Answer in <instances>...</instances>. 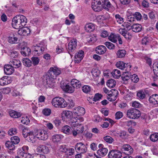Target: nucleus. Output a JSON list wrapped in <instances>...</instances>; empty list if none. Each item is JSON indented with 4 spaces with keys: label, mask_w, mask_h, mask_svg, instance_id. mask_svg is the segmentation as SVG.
Instances as JSON below:
<instances>
[{
    "label": "nucleus",
    "mask_w": 158,
    "mask_h": 158,
    "mask_svg": "<svg viewBox=\"0 0 158 158\" xmlns=\"http://www.w3.org/2000/svg\"><path fill=\"white\" fill-rule=\"evenodd\" d=\"M127 117L131 119H137L139 117L141 113L140 111L137 109L132 108L128 110L127 113Z\"/></svg>",
    "instance_id": "nucleus-6"
},
{
    "label": "nucleus",
    "mask_w": 158,
    "mask_h": 158,
    "mask_svg": "<svg viewBox=\"0 0 158 158\" xmlns=\"http://www.w3.org/2000/svg\"><path fill=\"white\" fill-rule=\"evenodd\" d=\"M63 137L62 135H61L55 134L52 136V139L54 143H57L59 142Z\"/></svg>",
    "instance_id": "nucleus-27"
},
{
    "label": "nucleus",
    "mask_w": 158,
    "mask_h": 158,
    "mask_svg": "<svg viewBox=\"0 0 158 158\" xmlns=\"http://www.w3.org/2000/svg\"><path fill=\"white\" fill-rule=\"evenodd\" d=\"M17 130L15 128L10 129L8 131V134L10 135H15L17 133Z\"/></svg>",
    "instance_id": "nucleus-55"
},
{
    "label": "nucleus",
    "mask_w": 158,
    "mask_h": 158,
    "mask_svg": "<svg viewBox=\"0 0 158 158\" xmlns=\"http://www.w3.org/2000/svg\"><path fill=\"white\" fill-rule=\"evenodd\" d=\"M10 63L14 68H19L21 65L20 61L15 59L11 60L10 61Z\"/></svg>",
    "instance_id": "nucleus-23"
},
{
    "label": "nucleus",
    "mask_w": 158,
    "mask_h": 158,
    "mask_svg": "<svg viewBox=\"0 0 158 158\" xmlns=\"http://www.w3.org/2000/svg\"><path fill=\"white\" fill-rule=\"evenodd\" d=\"M77 46V41L76 39H73L71 40L69 42L68 45V48L69 51V53L71 56H72L70 51L73 52L76 48Z\"/></svg>",
    "instance_id": "nucleus-10"
},
{
    "label": "nucleus",
    "mask_w": 158,
    "mask_h": 158,
    "mask_svg": "<svg viewBox=\"0 0 158 158\" xmlns=\"http://www.w3.org/2000/svg\"><path fill=\"white\" fill-rule=\"evenodd\" d=\"M150 40L147 37H145L143 38L142 40V43L143 44L146 45L149 42Z\"/></svg>",
    "instance_id": "nucleus-61"
},
{
    "label": "nucleus",
    "mask_w": 158,
    "mask_h": 158,
    "mask_svg": "<svg viewBox=\"0 0 158 158\" xmlns=\"http://www.w3.org/2000/svg\"><path fill=\"white\" fill-rule=\"evenodd\" d=\"M132 106L135 108H139L141 107V105L139 102L136 101L132 103Z\"/></svg>",
    "instance_id": "nucleus-60"
},
{
    "label": "nucleus",
    "mask_w": 158,
    "mask_h": 158,
    "mask_svg": "<svg viewBox=\"0 0 158 158\" xmlns=\"http://www.w3.org/2000/svg\"><path fill=\"white\" fill-rule=\"evenodd\" d=\"M82 89L84 92L85 93H88L90 92L91 88L90 86L87 85H85L83 86Z\"/></svg>",
    "instance_id": "nucleus-47"
},
{
    "label": "nucleus",
    "mask_w": 158,
    "mask_h": 158,
    "mask_svg": "<svg viewBox=\"0 0 158 158\" xmlns=\"http://www.w3.org/2000/svg\"><path fill=\"white\" fill-rule=\"evenodd\" d=\"M18 54V52L14 50H12L10 51V56L12 58H15L17 57Z\"/></svg>",
    "instance_id": "nucleus-54"
},
{
    "label": "nucleus",
    "mask_w": 158,
    "mask_h": 158,
    "mask_svg": "<svg viewBox=\"0 0 158 158\" xmlns=\"http://www.w3.org/2000/svg\"><path fill=\"white\" fill-rule=\"evenodd\" d=\"M108 150L106 148H104L98 149L97 151V154L102 157L104 156L107 154Z\"/></svg>",
    "instance_id": "nucleus-28"
},
{
    "label": "nucleus",
    "mask_w": 158,
    "mask_h": 158,
    "mask_svg": "<svg viewBox=\"0 0 158 158\" xmlns=\"http://www.w3.org/2000/svg\"><path fill=\"white\" fill-rule=\"evenodd\" d=\"M103 120L105 121H108L111 126L114 124L115 123V122L114 120L108 118L104 117Z\"/></svg>",
    "instance_id": "nucleus-62"
},
{
    "label": "nucleus",
    "mask_w": 158,
    "mask_h": 158,
    "mask_svg": "<svg viewBox=\"0 0 158 158\" xmlns=\"http://www.w3.org/2000/svg\"><path fill=\"white\" fill-rule=\"evenodd\" d=\"M85 28V30L87 32H90L95 29V26L94 24L90 23L86 24Z\"/></svg>",
    "instance_id": "nucleus-24"
},
{
    "label": "nucleus",
    "mask_w": 158,
    "mask_h": 158,
    "mask_svg": "<svg viewBox=\"0 0 158 158\" xmlns=\"http://www.w3.org/2000/svg\"><path fill=\"white\" fill-rule=\"evenodd\" d=\"M102 96L101 94H95L94 97L93 98V101L95 102L98 101L101 98Z\"/></svg>",
    "instance_id": "nucleus-58"
},
{
    "label": "nucleus",
    "mask_w": 158,
    "mask_h": 158,
    "mask_svg": "<svg viewBox=\"0 0 158 158\" xmlns=\"http://www.w3.org/2000/svg\"><path fill=\"white\" fill-rule=\"evenodd\" d=\"M30 133H34V131L28 132V130L27 128H24L22 130V135L24 138L28 137L30 141H32V139L31 137V134Z\"/></svg>",
    "instance_id": "nucleus-20"
},
{
    "label": "nucleus",
    "mask_w": 158,
    "mask_h": 158,
    "mask_svg": "<svg viewBox=\"0 0 158 158\" xmlns=\"http://www.w3.org/2000/svg\"><path fill=\"white\" fill-rule=\"evenodd\" d=\"M10 139L11 141L15 144L18 143L20 141V139L18 137L16 136L11 137Z\"/></svg>",
    "instance_id": "nucleus-46"
},
{
    "label": "nucleus",
    "mask_w": 158,
    "mask_h": 158,
    "mask_svg": "<svg viewBox=\"0 0 158 158\" xmlns=\"http://www.w3.org/2000/svg\"><path fill=\"white\" fill-rule=\"evenodd\" d=\"M7 76H4L0 79V84L1 85H7L9 84L8 81Z\"/></svg>",
    "instance_id": "nucleus-41"
},
{
    "label": "nucleus",
    "mask_w": 158,
    "mask_h": 158,
    "mask_svg": "<svg viewBox=\"0 0 158 158\" xmlns=\"http://www.w3.org/2000/svg\"><path fill=\"white\" fill-rule=\"evenodd\" d=\"M137 97L141 99H143L145 97L144 92L142 91H140L137 94Z\"/></svg>",
    "instance_id": "nucleus-56"
},
{
    "label": "nucleus",
    "mask_w": 158,
    "mask_h": 158,
    "mask_svg": "<svg viewBox=\"0 0 158 158\" xmlns=\"http://www.w3.org/2000/svg\"><path fill=\"white\" fill-rule=\"evenodd\" d=\"M14 143H13L11 141H7L6 143V146L10 150H14L15 149V146Z\"/></svg>",
    "instance_id": "nucleus-39"
},
{
    "label": "nucleus",
    "mask_w": 158,
    "mask_h": 158,
    "mask_svg": "<svg viewBox=\"0 0 158 158\" xmlns=\"http://www.w3.org/2000/svg\"><path fill=\"white\" fill-rule=\"evenodd\" d=\"M150 140L153 142H155L158 140V134H153L150 136Z\"/></svg>",
    "instance_id": "nucleus-50"
},
{
    "label": "nucleus",
    "mask_w": 158,
    "mask_h": 158,
    "mask_svg": "<svg viewBox=\"0 0 158 158\" xmlns=\"http://www.w3.org/2000/svg\"><path fill=\"white\" fill-rule=\"evenodd\" d=\"M86 39L88 42L91 43H94L97 40L96 36L94 34L88 35L86 37Z\"/></svg>",
    "instance_id": "nucleus-33"
},
{
    "label": "nucleus",
    "mask_w": 158,
    "mask_h": 158,
    "mask_svg": "<svg viewBox=\"0 0 158 158\" xmlns=\"http://www.w3.org/2000/svg\"><path fill=\"white\" fill-rule=\"evenodd\" d=\"M126 53V51L125 50L120 49L117 52V55L118 57L122 58L125 56Z\"/></svg>",
    "instance_id": "nucleus-34"
},
{
    "label": "nucleus",
    "mask_w": 158,
    "mask_h": 158,
    "mask_svg": "<svg viewBox=\"0 0 158 158\" xmlns=\"http://www.w3.org/2000/svg\"><path fill=\"white\" fill-rule=\"evenodd\" d=\"M118 96L112 95L111 94H108L107 96V99L110 102L114 101L117 98Z\"/></svg>",
    "instance_id": "nucleus-45"
},
{
    "label": "nucleus",
    "mask_w": 158,
    "mask_h": 158,
    "mask_svg": "<svg viewBox=\"0 0 158 158\" xmlns=\"http://www.w3.org/2000/svg\"><path fill=\"white\" fill-rule=\"evenodd\" d=\"M115 116L116 119H119L123 117V114L121 111H118L116 113Z\"/></svg>",
    "instance_id": "nucleus-57"
},
{
    "label": "nucleus",
    "mask_w": 158,
    "mask_h": 158,
    "mask_svg": "<svg viewBox=\"0 0 158 158\" xmlns=\"http://www.w3.org/2000/svg\"><path fill=\"white\" fill-rule=\"evenodd\" d=\"M122 150L127 155L131 154L133 152V149L129 144L124 145L122 147Z\"/></svg>",
    "instance_id": "nucleus-12"
},
{
    "label": "nucleus",
    "mask_w": 158,
    "mask_h": 158,
    "mask_svg": "<svg viewBox=\"0 0 158 158\" xmlns=\"http://www.w3.org/2000/svg\"><path fill=\"white\" fill-rule=\"evenodd\" d=\"M31 51V49L27 47H25L22 48L20 52L23 55L26 56L30 55Z\"/></svg>",
    "instance_id": "nucleus-26"
},
{
    "label": "nucleus",
    "mask_w": 158,
    "mask_h": 158,
    "mask_svg": "<svg viewBox=\"0 0 158 158\" xmlns=\"http://www.w3.org/2000/svg\"><path fill=\"white\" fill-rule=\"evenodd\" d=\"M104 44L108 49L110 50H113L115 48V45L110 42L107 41L105 42Z\"/></svg>",
    "instance_id": "nucleus-43"
},
{
    "label": "nucleus",
    "mask_w": 158,
    "mask_h": 158,
    "mask_svg": "<svg viewBox=\"0 0 158 158\" xmlns=\"http://www.w3.org/2000/svg\"><path fill=\"white\" fill-rule=\"evenodd\" d=\"M132 31L135 32H140L142 30V27L140 24H135L131 26Z\"/></svg>",
    "instance_id": "nucleus-31"
},
{
    "label": "nucleus",
    "mask_w": 158,
    "mask_h": 158,
    "mask_svg": "<svg viewBox=\"0 0 158 158\" xmlns=\"http://www.w3.org/2000/svg\"><path fill=\"white\" fill-rule=\"evenodd\" d=\"M124 124L127 126L130 127L131 126H135L136 125V123L133 121L130 120L124 122Z\"/></svg>",
    "instance_id": "nucleus-52"
},
{
    "label": "nucleus",
    "mask_w": 158,
    "mask_h": 158,
    "mask_svg": "<svg viewBox=\"0 0 158 158\" xmlns=\"http://www.w3.org/2000/svg\"><path fill=\"white\" fill-rule=\"evenodd\" d=\"M62 118L63 119H70L73 117V114L72 111L69 110H65L62 112L61 114Z\"/></svg>",
    "instance_id": "nucleus-15"
},
{
    "label": "nucleus",
    "mask_w": 158,
    "mask_h": 158,
    "mask_svg": "<svg viewBox=\"0 0 158 158\" xmlns=\"http://www.w3.org/2000/svg\"><path fill=\"white\" fill-rule=\"evenodd\" d=\"M107 50L106 47L103 45H99L96 48V52L97 54L99 55L103 54L105 53Z\"/></svg>",
    "instance_id": "nucleus-18"
},
{
    "label": "nucleus",
    "mask_w": 158,
    "mask_h": 158,
    "mask_svg": "<svg viewBox=\"0 0 158 158\" xmlns=\"http://www.w3.org/2000/svg\"><path fill=\"white\" fill-rule=\"evenodd\" d=\"M83 121L84 119L82 117L77 116L71 120L69 123L72 127L78 128L81 125V124L80 123Z\"/></svg>",
    "instance_id": "nucleus-8"
},
{
    "label": "nucleus",
    "mask_w": 158,
    "mask_h": 158,
    "mask_svg": "<svg viewBox=\"0 0 158 158\" xmlns=\"http://www.w3.org/2000/svg\"><path fill=\"white\" fill-rule=\"evenodd\" d=\"M131 81L134 83H137L139 81V78L137 75L135 74L131 76Z\"/></svg>",
    "instance_id": "nucleus-51"
},
{
    "label": "nucleus",
    "mask_w": 158,
    "mask_h": 158,
    "mask_svg": "<svg viewBox=\"0 0 158 158\" xmlns=\"http://www.w3.org/2000/svg\"><path fill=\"white\" fill-rule=\"evenodd\" d=\"M31 30L29 28L25 27L22 28L20 30L18 31V33L19 34H20L23 36L27 35L31 32Z\"/></svg>",
    "instance_id": "nucleus-19"
},
{
    "label": "nucleus",
    "mask_w": 158,
    "mask_h": 158,
    "mask_svg": "<svg viewBox=\"0 0 158 158\" xmlns=\"http://www.w3.org/2000/svg\"><path fill=\"white\" fill-rule=\"evenodd\" d=\"M31 137L33 140L35 138H37L39 139L45 140L48 139V132L43 129H37L35 130L34 133H30ZM32 142H33L32 141Z\"/></svg>",
    "instance_id": "nucleus-4"
},
{
    "label": "nucleus",
    "mask_w": 158,
    "mask_h": 158,
    "mask_svg": "<svg viewBox=\"0 0 158 158\" xmlns=\"http://www.w3.org/2000/svg\"><path fill=\"white\" fill-rule=\"evenodd\" d=\"M75 148L77 153L83 154L85 153L87 150L86 145L81 142L77 143L75 146Z\"/></svg>",
    "instance_id": "nucleus-7"
},
{
    "label": "nucleus",
    "mask_w": 158,
    "mask_h": 158,
    "mask_svg": "<svg viewBox=\"0 0 158 158\" xmlns=\"http://www.w3.org/2000/svg\"><path fill=\"white\" fill-rule=\"evenodd\" d=\"M21 122L23 124L27 125L30 122V120L27 116H25L22 118Z\"/></svg>",
    "instance_id": "nucleus-48"
},
{
    "label": "nucleus",
    "mask_w": 158,
    "mask_h": 158,
    "mask_svg": "<svg viewBox=\"0 0 158 158\" xmlns=\"http://www.w3.org/2000/svg\"><path fill=\"white\" fill-rule=\"evenodd\" d=\"M116 84V82L115 80L112 79L108 80L106 82L107 86L110 88L114 87Z\"/></svg>",
    "instance_id": "nucleus-40"
},
{
    "label": "nucleus",
    "mask_w": 158,
    "mask_h": 158,
    "mask_svg": "<svg viewBox=\"0 0 158 158\" xmlns=\"http://www.w3.org/2000/svg\"><path fill=\"white\" fill-rule=\"evenodd\" d=\"M122 156L121 152L117 150H112L108 155L109 158H120Z\"/></svg>",
    "instance_id": "nucleus-11"
},
{
    "label": "nucleus",
    "mask_w": 158,
    "mask_h": 158,
    "mask_svg": "<svg viewBox=\"0 0 158 158\" xmlns=\"http://www.w3.org/2000/svg\"><path fill=\"white\" fill-rule=\"evenodd\" d=\"M10 88L7 87L4 88L2 89V91L3 93L5 94H7L10 92Z\"/></svg>",
    "instance_id": "nucleus-63"
},
{
    "label": "nucleus",
    "mask_w": 158,
    "mask_h": 158,
    "mask_svg": "<svg viewBox=\"0 0 158 158\" xmlns=\"http://www.w3.org/2000/svg\"><path fill=\"white\" fill-rule=\"evenodd\" d=\"M119 35L118 34L111 33L110 35L108 36V38L110 41L113 43H116L117 41V38Z\"/></svg>",
    "instance_id": "nucleus-30"
},
{
    "label": "nucleus",
    "mask_w": 158,
    "mask_h": 158,
    "mask_svg": "<svg viewBox=\"0 0 158 158\" xmlns=\"http://www.w3.org/2000/svg\"><path fill=\"white\" fill-rule=\"evenodd\" d=\"M111 74L113 77L115 78H118L121 75L120 71L117 69H114L111 73Z\"/></svg>",
    "instance_id": "nucleus-35"
},
{
    "label": "nucleus",
    "mask_w": 158,
    "mask_h": 158,
    "mask_svg": "<svg viewBox=\"0 0 158 158\" xmlns=\"http://www.w3.org/2000/svg\"><path fill=\"white\" fill-rule=\"evenodd\" d=\"M62 130L64 133L69 135L71 133V129L69 126L65 125L63 127Z\"/></svg>",
    "instance_id": "nucleus-38"
},
{
    "label": "nucleus",
    "mask_w": 158,
    "mask_h": 158,
    "mask_svg": "<svg viewBox=\"0 0 158 158\" xmlns=\"http://www.w3.org/2000/svg\"><path fill=\"white\" fill-rule=\"evenodd\" d=\"M115 17L116 21L119 24H121L124 22V19L119 14H116L115 16Z\"/></svg>",
    "instance_id": "nucleus-44"
},
{
    "label": "nucleus",
    "mask_w": 158,
    "mask_h": 158,
    "mask_svg": "<svg viewBox=\"0 0 158 158\" xmlns=\"http://www.w3.org/2000/svg\"><path fill=\"white\" fill-rule=\"evenodd\" d=\"M61 73V69L55 66L50 68L48 72L44 76V78L46 81L49 87L53 88L55 86V81L56 77Z\"/></svg>",
    "instance_id": "nucleus-1"
},
{
    "label": "nucleus",
    "mask_w": 158,
    "mask_h": 158,
    "mask_svg": "<svg viewBox=\"0 0 158 158\" xmlns=\"http://www.w3.org/2000/svg\"><path fill=\"white\" fill-rule=\"evenodd\" d=\"M39 151L41 153L47 154L49 152V150L48 148L45 145H40L37 148Z\"/></svg>",
    "instance_id": "nucleus-21"
},
{
    "label": "nucleus",
    "mask_w": 158,
    "mask_h": 158,
    "mask_svg": "<svg viewBox=\"0 0 158 158\" xmlns=\"http://www.w3.org/2000/svg\"><path fill=\"white\" fill-rule=\"evenodd\" d=\"M27 22L26 17L22 15H17L12 19V25L15 28L18 29L22 28Z\"/></svg>",
    "instance_id": "nucleus-3"
},
{
    "label": "nucleus",
    "mask_w": 158,
    "mask_h": 158,
    "mask_svg": "<svg viewBox=\"0 0 158 158\" xmlns=\"http://www.w3.org/2000/svg\"><path fill=\"white\" fill-rule=\"evenodd\" d=\"M23 63L25 66L29 67L31 66V61L28 58H25L22 60Z\"/></svg>",
    "instance_id": "nucleus-42"
},
{
    "label": "nucleus",
    "mask_w": 158,
    "mask_h": 158,
    "mask_svg": "<svg viewBox=\"0 0 158 158\" xmlns=\"http://www.w3.org/2000/svg\"><path fill=\"white\" fill-rule=\"evenodd\" d=\"M44 50V47H43L41 44H39L35 47L34 51L35 54H37L38 55L41 54Z\"/></svg>",
    "instance_id": "nucleus-17"
},
{
    "label": "nucleus",
    "mask_w": 158,
    "mask_h": 158,
    "mask_svg": "<svg viewBox=\"0 0 158 158\" xmlns=\"http://www.w3.org/2000/svg\"><path fill=\"white\" fill-rule=\"evenodd\" d=\"M53 106L56 107L64 108L67 106V103L62 98L57 97L53 98L52 101Z\"/></svg>",
    "instance_id": "nucleus-5"
},
{
    "label": "nucleus",
    "mask_w": 158,
    "mask_h": 158,
    "mask_svg": "<svg viewBox=\"0 0 158 158\" xmlns=\"http://www.w3.org/2000/svg\"><path fill=\"white\" fill-rule=\"evenodd\" d=\"M43 114L46 116H48L50 115L51 113V110L49 108H45L43 110Z\"/></svg>",
    "instance_id": "nucleus-53"
},
{
    "label": "nucleus",
    "mask_w": 158,
    "mask_h": 158,
    "mask_svg": "<svg viewBox=\"0 0 158 158\" xmlns=\"http://www.w3.org/2000/svg\"><path fill=\"white\" fill-rule=\"evenodd\" d=\"M104 141L109 144H111L114 141V139L110 136L106 135L103 137Z\"/></svg>",
    "instance_id": "nucleus-37"
},
{
    "label": "nucleus",
    "mask_w": 158,
    "mask_h": 158,
    "mask_svg": "<svg viewBox=\"0 0 158 158\" xmlns=\"http://www.w3.org/2000/svg\"><path fill=\"white\" fill-rule=\"evenodd\" d=\"M111 6L110 2L108 0H101V1H95L94 0L92 3V7L93 10L96 12H98L104 8L108 10V8Z\"/></svg>",
    "instance_id": "nucleus-2"
},
{
    "label": "nucleus",
    "mask_w": 158,
    "mask_h": 158,
    "mask_svg": "<svg viewBox=\"0 0 158 158\" xmlns=\"http://www.w3.org/2000/svg\"><path fill=\"white\" fill-rule=\"evenodd\" d=\"M149 101L151 103L157 106L158 105V95L154 94L151 96L149 99Z\"/></svg>",
    "instance_id": "nucleus-16"
},
{
    "label": "nucleus",
    "mask_w": 158,
    "mask_h": 158,
    "mask_svg": "<svg viewBox=\"0 0 158 158\" xmlns=\"http://www.w3.org/2000/svg\"><path fill=\"white\" fill-rule=\"evenodd\" d=\"M84 52L82 50H79L75 56V61L76 63H79L83 58Z\"/></svg>",
    "instance_id": "nucleus-14"
},
{
    "label": "nucleus",
    "mask_w": 158,
    "mask_h": 158,
    "mask_svg": "<svg viewBox=\"0 0 158 158\" xmlns=\"http://www.w3.org/2000/svg\"><path fill=\"white\" fill-rule=\"evenodd\" d=\"M71 81V84L73 85L74 89L75 88L77 89L79 88L81 86V82L76 79H73Z\"/></svg>",
    "instance_id": "nucleus-32"
},
{
    "label": "nucleus",
    "mask_w": 158,
    "mask_h": 158,
    "mask_svg": "<svg viewBox=\"0 0 158 158\" xmlns=\"http://www.w3.org/2000/svg\"><path fill=\"white\" fill-rule=\"evenodd\" d=\"M8 42L10 44H14L17 43L18 38L13 34H11L8 38Z\"/></svg>",
    "instance_id": "nucleus-25"
},
{
    "label": "nucleus",
    "mask_w": 158,
    "mask_h": 158,
    "mask_svg": "<svg viewBox=\"0 0 158 158\" xmlns=\"http://www.w3.org/2000/svg\"><path fill=\"white\" fill-rule=\"evenodd\" d=\"M4 70L6 74L10 75L13 73L15 70L14 68L10 64H6L4 65Z\"/></svg>",
    "instance_id": "nucleus-13"
},
{
    "label": "nucleus",
    "mask_w": 158,
    "mask_h": 158,
    "mask_svg": "<svg viewBox=\"0 0 158 158\" xmlns=\"http://www.w3.org/2000/svg\"><path fill=\"white\" fill-rule=\"evenodd\" d=\"M128 64H126L122 61H118L116 64V67L119 69L122 70L124 69L125 67Z\"/></svg>",
    "instance_id": "nucleus-36"
},
{
    "label": "nucleus",
    "mask_w": 158,
    "mask_h": 158,
    "mask_svg": "<svg viewBox=\"0 0 158 158\" xmlns=\"http://www.w3.org/2000/svg\"><path fill=\"white\" fill-rule=\"evenodd\" d=\"M61 87L65 92L68 93H72L74 92L75 90L74 86L71 84V82L70 83L65 84V85H61Z\"/></svg>",
    "instance_id": "nucleus-9"
},
{
    "label": "nucleus",
    "mask_w": 158,
    "mask_h": 158,
    "mask_svg": "<svg viewBox=\"0 0 158 158\" xmlns=\"http://www.w3.org/2000/svg\"><path fill=\"white\" fill-rule=\"evenodd\" d=\"M10 116L14 118H17L21 116V114L19 112L14 110H11L9 112Z\"/></svg>",
    "instance_id": "nucleus-29"
},
{
    "label": "nucleus",
    "mask_w": 158,
    "mask_h": 158,
    "mask_svg": "<svg viewBox=\"0 0 158 158\" xmlns=\"http://www.w3.org/2000/svg\"><path fill=\"white\" fill-rule=\"evenodd\" d=\"M31 59L32 60L31 63H32L34 65H37L40 61V60L37 57H32L31 58Z\"/></svg>",
    "instance_id": "nucleus-49"
},
{
    "label": "nucleus",
    "mask_w": 158,
    "mask_h": 158,
    "mask_svg": "<svg viewBox=\"0 0 158 158\" xmlns=\"http://www.w3.org/2000/svg\"><path fill=\"white\" fill-rule=\"evenodd\" d=\"M149 16L151 19H154L155 17V12L154 11H151L149 13Z\"/></svg>",
    "instance_id": "nucleus-64"
},
{
    "label": "nucleus",
    "mask_w": 158,
    "mask_h": 158,
    "mask_svg": "<svg viewBox=\"0 0 158 158\" xmlns=\"http://www.w3.org/2000/svg\"><path fill=\"white\" fill-rule=\"evenodd\" d=\"M75 110L76 111H74V113L78 116L83 115L85 113L84 108L81 107H78L76 108Z\"/></svg>",
    "instance_id": "nucleus-22"
},
{
    "label": "nucleus",
    "mask_w": 158,
    "mask_h": 158,
    "mask_svg": "<svg viewBox=\"0 0 158 158\" xmlns=\"http://www.w3.org/2000/svg\"><path fill=\"white\" fill-rule=\"evenodd\" d=\"M135 19H136L137 20H140L142 18L141 14L139 12H136L134 15Z\"/></svg>",
    "instance_id": "nucleus-59"
}]
</instances>
